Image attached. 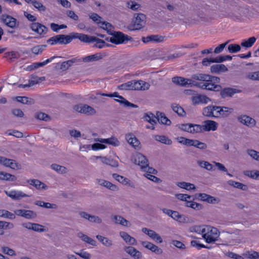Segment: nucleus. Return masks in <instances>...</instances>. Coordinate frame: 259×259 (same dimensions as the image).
Instances as JSON below:
<instances>
[{
  "mask_svg": "<svg viewBox=\"0 0 259 259\" xmlns=\"http://www.w3.org/2000/svg\"><path fill=\"white\" fill-rule=\"evenodd\" d=\"M107 33L112 36L114 39V44L119 45L126 44L128 41H133V38L120 31H111L107 30Z\"/></svg>",
  "mask_w": 259,
  "mask_h": 259,
  "instance_id": "1",
  "label": "nucleus"
},
{
  "mask_svg": "<svg viewBox=\"0 0 259 259\" xmlns=\"http://www.w3.org/2000/svg\"><path fill=\"white\" fill-rule=\"evenodd\" d=\"M146 15L142 13L135 14L133 24L128 26L130 30H139L142 28L146 22Z\"/></svg>",
  "mask_w": 259,
  "mask_h": 259,
  "instance_id": "2",
  "label": "nucleus"
},
{
  "mask_svg": "<svg viewBox=\"0 0 259 259\" xmlns=\"http://www.w3.org/2000/svg\"><path fill=\"white\" fill-rule=\"evenodd\" d=\"M71 35V41L73 39L77 38L79 39L81 41L86 43H90L93 42H103V41L101 40L100 38H97L95 36H90L87 34H83V33H79L77 32H71L70 33Z\"/></svg>",
  "mask_w": 259,
  "mask_h": 259,
  "instance_id": "3",
  "label": "nucleus"
},
{
  "mask_svg": "<svg viewBox=\"0 0 259 259\" xmlns=\"http://www.w3.org/2000/svg\"><path fill=\"white\" fill-rule=\"evenodd\" d=\"M51 45L56 44L67 45L71 42V35L59 34L54 36L47 40Z\"/></svg>",
  "mask_w": 259,
  "mask_h": 259,
  "instance_id": "4",
  "label": "nucleus"
},
{
  "mask_svg": "<svg viewBox=\"0 0 259 259\" xmlns=\"http://www.w3.org/2000/svg\"><path fill=\"white\" fill-rule=\"evenodd\" d=\"M205 229H202V237L205 240L206 242L208 243H214L220 235L219 231L215 228H211L207 233H205Z\"/></svg>",
  "mask_w": 259,
  "mask_h": 259,
  "instance_id": "5",
  "label": "nucleus"
},
{
  "mask_svg": "<svg viewBox=\"0 0 259 259\" xmlns=\"http://www.w3.org/2000/svg\"><path fill=\"white\" fill-rule=\"evenodd\" d=\"M234 109L226 106H219L215 105V118H226L233 113Z\"/></svg>",
  "mask_w": 259,
  "mask_h": 259,
  "instance_id": "6",
  "label": "nucleus"
},
{
  "mask_svg": "<svg viewBox=\"0 0 259 259\" xmlns=\"http://www.w3.org/2000/svg\"><path fill=\"white\" fill-rule=\"evenodd\" d=\"M73 110L78 113L87 115H94L96 112L95 109L87 104L76 105L74 106Z\"/></svg>",
  "mask_w": 259,
  "mask_h": 259,
  "instance_id": "7",
  "label": "nucleus"
},
{
  "mask_svg": "<svg viewBox=\"0 0 259 259\" xmlns=\"http://www.w3.org/2000/svg\"><path fill=\"white\" fill-rule=\"evenodd\" d=\"M237 119L240 123L249 127L255 126L256 123L255 119L247 115L239 116Z\"/></svg>",
  "mask_w": 259,
  "mask_h": 259,
  "instance_id": "8",
  "label": "nucleus"
},
{
  "mask_svg": "<svg viewBox=\"0 0 259 259\" xmlns=\"http://www.w3.org/2000/svg\"><path fill=\"white\" fill-rule=\"evenodd\" d=\"M30 27L32 31L43 36L46 34L49 30L47 27L38 22L32 23L31 24Z\"/></svg>",
  "mask_w": 259,
  "mask_h": 259,
  "instance_id": "9",
  "label": "nucleus"
},
{
  "mask_svg": "<svg viewBox=\"0 0 259 259\" xmlns=\"http://www.w3.org/2000/svg\"><path fill=\"white\" fill-rule=\"evenodd\" d=\"M172 81L182 87H186L187 85H192L194 84V81L192 79L185 78L181 76H175L172 78Z\"/></svg>",
  "mask_w": 259,
  "mask_h": 259,
  "instance_id": "10",
  "label": "nucleus"
},
{
  "mask_svg": "<svg viewBox=\"0 0 259 259\" xmlns=\"http://www.w3.org/2000/svg\"><path fill=\"white\" fill-rule=\"evenodd\" d=\"M1 164L13 169H20L21 168V165L18 163L15 162L14 160L9 159L3 156Z\"/></svg>",
  "mask_w": 259,
  "mask_h": 259,
  "instance_id": "11",
  "label": "nucleus"
},
{
  "mask_svg": "<svg viewBox=\"0 0 259 259\" xmlns=\"http://www.w3.org/2000/svg\"><path fill=\"white\" fill-rule=\"evenodd\" d=\"M220 91V95L223 99L226 97H232L235 94L241 92V90H240L231 88H226L223 90L221 89Z\"/></svg>",
  "mask_w": 259,
  "mask_h": 259,
  "instance_id": "12",
  "label": "nucleus"
},
{
  "mask_svg": "<svg viewBox=\"0 0 259 259\" xmlns=\"http://www.w3.org/2000/svg\"><path fill=\"white\" fill-rule=\"evenodd\" d=\"M61 58H62V57L60 56H53V57H51L49 59H47L46 61H45L42 62L34 63L32 64H31V65H29L27 67V70L31 71L35 69H37L39 67H42V66L47 65L49 63L52 62L54 59Z\"/></svg>",
  "mask_w": 259,
  "mask_h": 259,
  "instance_id": "13",
  "label": "nucleus"
},
{
  "mask_svg": "<svg viewBox=\"0 0 259 259\" xmlns=\"http://www.w3.org/2000/svg\"><path fill=\"white\" fill-rule=\"evenodd\" d=\"M191 100L194 105H198L200 103L207 104L211 101V99L209 97L202 95H198L195 96H193Z\"/></svg>",
  "mask_w": 259,
  "mask_h": 259,
  "instance_id": "14",
  "label": "nucleus"
},
{
  "mask_svg": "<svg viewBox=\"0 0 259 259\" xmlns=\"http://www.w3.org/2000/svg\"><path fill=\"white\" fill-rule=\"evenodd\" d=\"M79 214L81 218L89 221L90 222L97 224L102 223V219L98 216L90 214L85 211H80Z\"/></svg>",
  "mask_w": 259,
  "mask_h": 259,
  "instance_id": "15",
  "label": "nucleus"
},
{
  "mask_svg": "<svg viewBox=\"0 0 259 259\" xmlns=\"http://www.w3.org/2000/svg\"><path fill=\"white\" fill-rule=\"evenodd\" d=\"M6 195L13 200H20L23 197H29L26 194L19 191H11L10 192L5 191Z\"/></svg>",
  "mask_w": 259,
  "mask_h": 259,
  "instance_id": "16",
  "label": "nucleus"
},
{
  "mask_svg": "<svg viewBox=\"0 0 259 259\" xmlns=\"http://www.w3.org/2000/svg\"><path fill=\"white\" fill-rule=\"evenodd\" d=\"M135 163L139 165L142 169L147 168L149 165L148 160L147 158L141 153L137 155L135 159Z\"/></svg>",
  "mask_w": 259,
  "mask_h": 259,
  "instance_id": "17",
  "label": "nucleus"
},
{
  "mask_svg": "<svg viewBox=\"0 0 259 259\" xmlns=\"http://www.w3.org/2000/svg\"><path fill=\"white\" fill-rule=\"evenodd\" d=\"M124 251L135 258L140 259L142 257V253L134 247L126 246L124 247Z\"/></svg>",
  "mask_w": 259,
  "mask_h": 259,
  "instance_id": "18",
  "label": "nucleus"
},
{
  "mask_svg": "<svg viewBox=\"0 0 259 259\" xmlns=\"http://www.w3.org/2000/svg\"><path fill=\"white\" fill-rule=\"evenodd\" d=\"M133 90H145L149 89L148 83L143 80H133Z\"/></svg>",
  "mask_w": 259,
  "mask_h": 259,
  "instance_id": "19",
  "label": "nucleus"
},
{
  "mask_svg": "<svg viewBox=\"0 0 259 259\" xmlns=\"http://www.w3.org/2000/svg\"><path fill=\"white\" fill-rule=\"evenodd\" d=\"M203 131L208 132L210 131H215L218 126L217 122L213 120H207L204 121Z\"/></svg>",
  "mask_w": 259,
  "mask_h": 259,
  "instance_id": "20",
  "label": "nucleus"
},
{
  "mask_svg": "<svg viewBox=\"0 0 259 259\" xmlns=\"http://www.w3.org/2000/svg\"><path fill=\"white\" fill-rule=\"evenodd\" d=\"M215 105H209L202 109V114L208 118H215Z\"/></svg>",
  "mask_w": 259,
  "mask_h": 259,
  "instance_id": "21",
  "label": "nucleus"
},
{
  "mask_svg": "<svg viewBox=\"0 0 259 259\" xmlns=\"http://www.w3.org/2000/svg\"><path fill=\"white\" fill-rule=\"evenodd\" d=\"M27 182L30 185L35 187L37 189L46 190L48 188V186L37 179H30L27 181Z\"/></svg>",
  "mask_w": 259,
  "mask_h": 259,
  "instance_id": "22",
  "label": "nucleus"
},
{
  "mask_svg": "<svg viewBox=\"0 0 259 259\" xmlns=\"http://www.w3.org/2000/svg\"><path fill=\"white\" fill-rule=\"evenodd\" d=\"M156 118L159 122L161 124L169 125L171 124V121L167 118L164 113L157 111L156 113Z\"/></svg>",
  "mask_w": 259,
  "mask_h": 259,
  "instance_id": "23",
  "label": "nucleus"
},
{
  "mask_svg": "<svg viewBox=\"0 0 259 259\" xmlns=\"http://www.w3.org/2000/svg\"><path fill=\"white\" fill-rule=\"evenodd\" d=\"M121 237L130 245H136L137 241L135 238L130 236L125 232H121L120 233Z\"/></svg>",
  "mask_w": 259,
  "mask_h": 259,
  "instance_id": "24",
  "label": "nucleus"
},
{
  "mask_svg": "<svg viewBox=\"0 0 259 259\" xmlns=\"http://www.w3.org/2000/svg\"><path fill=\"white\" fill-rule=\"evenodd\" d=\"M97 181L100 185L103 186L112 191H115L118 190V188L115 185L112 184L109 181H107L102 179H97Z\"/></svg>",
  "mask_w": 259,
  "mask_h": 259,
  "instance_id": "25",
  "label": "nucleus"
},
{
  "mask_svg": "<svg viewBox=\"0 0 259 259\" xmlns=\"http://www.w3.org/2000/svg\"><path fill=\"white\" fill-rule=\"evenodd\" d=\"M97 141L102 143L108 144L114 146H118L119 145V142L117 138L111 137L107 139H99Z\"/></svg>",
  "mask_w": 259,
  "mask_h": 259,
  "instance_id": "26",
  "label": "nucleus"
},
{
  "mask_svg": "<svg viewBox=\"0 0 259 259\" xmlns=\"http://www.w3.org/2000/svg\"><path fill=\"white\" fill-rule=\"evenodd\" d=\"M102 58V55L101 53H96L94 55L88 56L85 57L81 59L82 62H90L99 60Z\"/></svg>",
  "mask_w": 259,
  "mask_h": 259,
  "instance_id": "27",
  "label": "nucleus"
},
{
  "mask_svg": "<svg viewBox=\"0 0 259 259\" xmlns=\"http://www.w3.org/2000/svg\"><path fill=\"white\" fill-rule=\"evenodd\" d=\"M126 139L127 142L135 148L138 147L140 144L138 139L132 134H127Z\"/></svg>",
  "mask_w": 259,
  "mask_h": 259,
  "instance_id": "28",
  "label": "nucleus"
},
{
  "mask_svg": "<svg viewBox=\"0 0 259 259\" xmlns=\"http://www.w3.org/2000/svg\"><path fill=\"white\" fill-rule=\"evenodd\" d=\"M172 110L177 113L178 115L181 117H184L186 115V112L184 109L176 103H172L171 105Z\"/></svg>",
  "mask_w": 259,
  "mask_h": 259,
  "instance_id": "29",
  "label": "nucleus"
},
{
  "mask_svg": "<svg viewBox=\"0 0 259 259\" xmlns=\"http://www.w3.org/2000/svg\"><path fill=\"white\" fill-rule=\"evenodd\" d=\"M77 236L80 238L83 241H84L93 246L96 245V241L93 239L89 237L87 235L79 232L77 234Z\"/></svg>",
  "mask_w": 259,
  "mask_h": 259,
  "instance_id": "30",
  "label": "nucleus"
},
{
  "mask_svg": "<svg viewBox=\"0 0 259 259\" xmlns=\"http://www.w3.org/2000/svg\"><path fill=\"white\" fill-rule=\"evenodd\" d=\"M17 178L15 176L4 171H0V180L14 182Z\"/></svg>",
  "mask_w": 259,
  "mask_h": 259,
  "instance_id": "31",
  "label": "nucleus"
},
{
  "mask_svg": "<svg viewBox=\"0 0 259 259\" xmlns=\"http://www.w3.org/2000/svg\"><path fill=\"white\" fill-rule=\"evenodd\" d=\"M34 204L40 207L46 208L57 209V205L54 203H50L49 202H45L42 201H36L34 202Z\"/></svg>",
  "mask_w": 259,
  "mask_h": 259,
  "instance_id": "32",
  "label": "nucleus"
},
{
  "mask_svg": "<svg viewBox=\"0 0 259 259\" xmlns=\"http://www.w3.org/2000/svg\"><path fill=\"white\" fill-rule=\"evenodd\" d=\"M192 78L195 80L203 81L204 82H209L210 76L208 74L203 73H197L192 75Z\"/></svg>",
  "mask_w": 259,
  "mask_h": 259,
  "instance_id": "33",
  "label": "nucleus"
},
{
  "mask_svg": "<svg viewBox=\"0 0 259 259\" xmlns=\"http://www.w3.org/2000/svg\"><path fill=\"white\" fill-rule=\"evenodd\" d=\"M228 184L229 185L234 187V188H236L243 191H246L248 189V187L247 185L239 182L234 181L233 180L228 181Z\"/></svg>",
  "mask_w": 259,
  "mask_h": 259,
  "instance_id": "34",
  "label": "nucleus"
},
{
  "mask_svg": "<svg viewBox=\"0 0 259 259\" xmlns=\"http://www.w3.org/2000/svg\"><path fill=\"white\" fill-rule=\"evenodd\" d=\"M115 101L119 103L120 104L123 105L125 107H130L132 108L138 107L137 105L130 102L122 96H121L118 99H115Z\"/></svg>",
  "mask_w": 259,
  "mask_h": 259,
  "instance_id": "35",
  "label": "nucleus"
},
{
  "mask_svg": "<svg viewBox=\"0 0 259 259\" xmlns=\"http://www.w3.org/2000/svg\"><path fill=\"white\" fill-rule=\"evenodd\" d=\"M177 185L181 188L189 191L196 189V187L193 184L185 182H178Z\"/></svg>",
  "mask_w": 259,
  "mask_h": 259,
  "instance_id": "36",
  "label": "nucleus"
},
{
  "mask_svg": "<svg viewBox=\"0 0 259 259\" xmlns=\"http://www.w3.org/2000/svg\"><path fill=\"white\" fill-rule=\"evenodd\" d=\"M154 138L156 141L167 145H170L172 144V141L165 136L155 135L154 136Z\"/></svg>",
  "mask_w": 259,
  "mask_h": 259,
  "instance_id": "37",
  "label": "nucleus"
},
{
  "mask_svg": "<svg viewBox=\"0 0 259 259\" xmlns=\"http://www.w3.org/2000/svg\"><path fill=\"white\" fill-rule=\"evenodd\" d=\"M243 174L251 179L259 180V170H245L243 171Z\"/></svg>",
  "mask_w": 259,
  "mask_h": 259,
  "instance_id": "38",
  "label": "nucleus"
},
{
  "mask_svg": "<svg viewBox=\"0 0 259 259\" xmlns=\"http://www.w3.org/2000/svg\"><path fill=\"white\" fill-rule=\"evenodd\" d=\"M96 238L102 244L106 247H110L113 244L112 240L107 237L98 235L96 236Z\"/></svg>",
  "mask_w": 259,
  "mask_h": 259,
  "instance_id": "39",
  "label": "nucleus"
},
{
  "mask_svg": "<svg viewBox=\"0 0 259 259\" xmlns=\"http://www.w3.org/2000/svg\"><path fill=\"white\" fill-rule=\"evenodd\" d=\"M256 38L254 36L249 37L247 40H243L242 42L241 43V46L243 47H245L246 48H250L253 46L254 42L256 41Z\"/></svg>",
  "mask_w": 259,
  "mask_h": 259,
  "instance_id": "40",
  "label": "nucleus"
},
{
  "mask_svg": "<svg viewBox=\"0 0 259 259\" xmlns=\"http://www.w3.org/2000/svg\"><path fill=\"white\" fill-rule=\"evenodd\" d=\"M171 218L180 223H186L187 220V218L185 215L180 214L177 211L174 212V214L171 216Z\"/></svg>",
  "mask_w": 259,
  "mask_h": 259,
  "instance_id": "41",
  "label": "nucleus"
},
{
  "mask_svg": "<svg viewBox=\"0 0 259 259\" xmlns=\"http://www.w3.org/2000/svg\"><path fill=\"white\" fill-rule=\"evenodd\" d=\"M0 217L14 220L16 217L15 214L5 209H0Z\"/></svg>",
  "mask_w": 259,
  "mask_h": 259,
  "instance_id": "42",
  "label": "nucleus"
},
{
  "mask_svg": "<svg viewBox=\"0 0 259 259\" xmlns=\"http://www.w3.org/2000/svg\"><path fill=\"white\" fill-rule=\"evenodd\" d=\"M36 217L37 214L34 211L26 209L23 210V215L22 217L26 219L30 220L35 219V218H36Z\"/></svg>",
  "mask_w": 259,
  "mask_h": 259,
  "instance_id": "43",
  "label": "nucleus"
},
{
  "mask_svg": "<svg viewBox=\"0 0 259 259\" xmlns=\"http://www.w3.org/2000/svg\"><path fill=\"white\" fill-rule=\"evenodd\" d=\"M186 206L191 207L195 210H199L202 208V204L196 203L193 201H187L186 203Z\"/></svg>",
  "mask_w": 259,
  "mask_h": 259,
  "instance_id": "44",
  "label": "nucleus"
},
{
  "mask_svg": "<svg viewBox=\"0 0 259 259\" xmlns=\"http://www.w3.org/2000/svg\"><path fill=\"white\" fill-rule=\"evenodd\" d=\"M248 259H259V252L254 250H249L244 254Z\"/></svg>",
  "mask_w": 259,
  "mask_h": 259,
  "instance_id": "45",
  "label": "nucleus"
},
{
  "mask_svg": "<svg viewBox=\"0 0 259 259\" xmlns=\"http://www.w3.org/2000/svg\"><path fill=\"white\" fill-rule=\"evenodd\" d=\"M192 146H194L200 150H205L207 148V145L203 142H201L197 140H193Z\"/></svg>",
  "mask_w": 259,
  "mask_h": 259,
  "instance_id": "46",
  "label": "nucleus"
},
{
  "mask_svg": "<svg viewBox=\"0 0 259 259\" xmlns=\"http://www.w3.org/2000/svg\"><path fill=\"white\" fill-rule=\"evenodd\" d=\"M113 219L116 224H119L123 226H127L128 222L120 215H114Z\"/></svg>",
  "mask_w": 259,
  "mask_h": 259,
  "instance_id": "47",
  "label": "nucleus"
},
{
  "mask_svg": "<svg viewBox=\"0 0 259 259\" xmlns=\"http://www.w3.org/2000/svg\"><path fill=\"white\" fill-rule=\"evenodd\" d=\"M51 167L58 173L65 174L66 172V168L65 167L56 163L52 164L51 165Z\"/></svg>",
  "mask_w": 259,
  "mask_h": 259,
  "instance_id": "48",
  "label": "nucleus"
},
{
  "mask_svg": "<svg viewBox=\"0 0 259 259\" xmlns=\"http://www.w3.org/2000/svg\"><path fill=\"white\" fill-rule=\"evenodd\" d=\"M148 236L153 240H156L158 243H161L163 241L161 236L154 230H151V231H150Z\"/></svg>",
  "mask_w": 259,
  "mask_h": 259,
  "instance_id": "49",
  "label": "nucleus"
},
{
  "mask_svg": "<svg viewBox=\"0 0 259 259\" xmlns=\"http://www.w3.org/2000/svg\"><path fill=\"white\" fill-rule=\"evenodd\" d=\"M241 50V46L239 45L231 44L228 46V51L230 53H236Z\"/></svg>",
  "mask_w": 259,
  "mask_h": 259,
  "instance_id": "50",
  "label": "nucleus"
},
{
  "mask_svg": "<svg viewBox=\"0 0 259 259\" xmlns=\"http://www.w3.org/2000/svg\"><path fill=\"white\" fill-rule=\"evenodd\" d=\"M222 89V87L219 84H215L210 82H207V90L212 91L214 92H219Z\"/></svg>",
  "mask_w": 259,
  "mask_h": 259,
  "instance_id": "51",
  "label": "nucleus"
},
{
  "mask_svg": "<svg viewBox=\"0 0 259 259\" xmlns=\"http://www.w3.org/2000/svg\"><path fill=\"white\" fill-rule=\"evenodd\" d=\"M47 47L46 45H37L33 47L31 49V52L32 53L35 55H38L41 54L43 50Z\"/></svg>",
  "mask_w": 259,
  "mask_h": 259,
  "instance_id": "52",
  "label": "nucleus"
},
{
  "mask_svg": "<svg viewBox=\"0 0 259 259\" xmlns=\"http://www.w3.org/2000/svg\"><path fill=\"white\" fill-rule=\"evenodd\" d=\"M112 176L116 180L124 185L127 184L130 182L128 179L117 174H113Z\"/></svg>",
  "mask_w": 259,
  "mask_h": 259,
  "instance_id": "53",
  "label": "nucleus"
},
{
  "mask_svg": "<svg viewBox=\"0 0 259 259\" xmlns=\"http://www.w3.org/2000/svg\"><path fill=\"white\" fill-rule=\"evenodd\" d=\"M35 117L40 120L47 121L50 119V117L49 115L43 112H37L35 114Z\"/></svg>",
  "mask_w": 259,
  "mask_h": 259,
  "instance_id": "54",
  "label": "nucleus"
},
{
  "mask_svg": "<svg viewBox=\"0 0 259 259\" xmlns=\"http://www.w3.org/2000/svg\"><path fill=\"white\" fill-rule=\"evenodd\" d=\"M197 163L200 167L205 168L207 170H211L212 169V165L207 161L199 160L197 161Z\"/></svg>",
  "mask_w": 259,
  "mask_h": 259,
  "instance_id": "55",
  "label": "nucleus"
},
{
  "mask_svg": "<svg viewBox=\"0 0 259 259\" xmlns=\"http://www.w3.org/2000/svg\"><path fill=\"white\" fill-rule=\"evenodd\" d=\"M17 101L24 104L30 105L32 103L33 100L27 97L18 96L16 98Z\"/></svg>",
  "mask_w": 259,
  "mask_h": 259,
  "instance_id": "56",
  "label": "nucleus"
},
{
  "mask_svg": "<svg viewBox=\"0 0 259 259\" xmlns=\"http://www.w3.org/2000/svg\"><path fill=\"white\" fill-rule=\"evenodd\" d=\"M178 142L187 146H192L193 140L187 139L183 137H180L177 138Z\"/></svg>",
  "mask_w": 259,
  "mask_h": 259,
  "instance_id": "57",
  "label": "nucleus"
},
{
  "mask_svg": "<svg viewBox=\"0 0 259 259\" xmlns=\"http://www.w3.org/2000/svg\"><path fill=\"white\" fill-rule=\"evenodd\" d=\"M179 128L181 130L190 133L191 134L192 132V123H183L180 124L178 125Z\"/></svg>",
  "mask_w": 259,
  "mask_h": 259,
  "instance_id": "58",
  "label": "nucleus"
},
{
  "mask_svg": "<svg viewBox=\"0 0 259 259\" xmlns=\"http://www.w3.org/2000/svg\"><path fill=\"white\" fill-rule=\"evenodd\" d=\"M4 57L12 61L13 59H18L19 57V53L17 52L11 51L6 53L4 55Z\"/></svg>",
  "mask_w": 259,
  "mask_h": 259,
  "instance_id": "59",
  "label": "nucleus"
},
{
  "mask_svg": "<svg viewBox=\"0 0 259 259\" xmlns=\"http://www.w3.org/2000/svg\"><path fill=\"white\" fill-rule=\"evenodd\" d=\"M120 90H133V80L128 81L118 86Z\"/></svg>",
  "mask_w": 259,
  "mask_h": 259,
  "instance_id": "60",
  "label": "nucleus"
},
{
  "mask_svg": "<svg viewBox=\"0 0 259 259\" xmlns=\"http://www.w3.org/2000/svg\"><path fill=\"white\" fill-rule=\"evenodd\" d=\"M68 68L72 66L73 64L78 65L80 63L82 62V60L80 58H73L70 60L65 61Z\"/></svg>",
  "mask_w": 259,
  "mask_h": 259,
  "instance_id": "61",
  "label": "nucleus"
},
{
  "mask_svg": "<svg viewBox=\"0 0 259 259\" xmlns=\"http://www.w3.org/2000/svg\"><path fill=\"white\" fill-rule=\"evenodd\" d=\"M203 131V125L192 123L191 134L200 133Z\"/></svg>",
  "mask_w": 259,
  "mask_h": 259,
  "instance_id": "62",
  "label": "nucleus"
},
{
  "mask_svg": "<svg viewBox=\"0 0 259 259\" xmlns=\"http://www.w3.org/2000/svg\"><path fill=\"white\" fill-rule=\"evenodd\" d=\"M247 153L253 159L259 161V152L252 149H248Z\"/></svg>",
  "mask_w": 259,
  "mask_h": 259,
  "instance_id": "63",
  "label": "nucleus"
},
{
  "mask_svg": "<svg viewBox=\"0 0 259 259\" xmlns=\"http://www.w3.org/2000/svg\"><path fill=\"white\" fill-rule=\"evenodd\" d=\"M6 134L10 136H13L16 138H22L23 136V134L22 133L17 131V130H9L6 132Z\"/></svg>",
  "mask_w": 259,
  "mask_h": 259,
  "instance_id": "64",
  "label": "nucleus"
}]
</instances>
